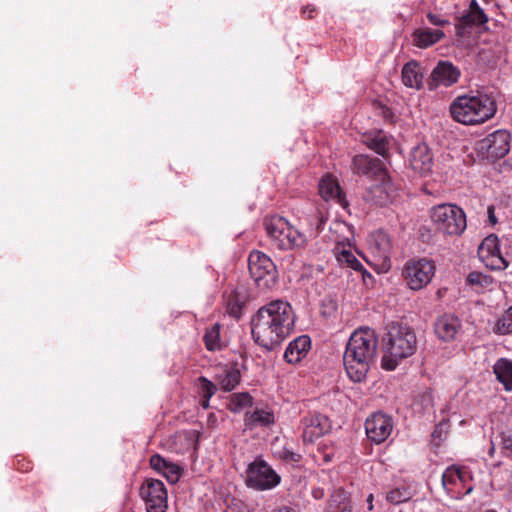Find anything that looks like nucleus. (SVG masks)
Here are the masks:
<instances>
[{
    "label": "nucleus",
    "instance_id": "nucleus-1",
    "mask_svg": "<svg viewBox=\"0 0 512 512\" xmlns=\"http://www.w3.org/2000/svg\"><path fill=\"white\" fill-rule=\"evenodd\" d=\"M294 314L289 303L275 300L260 308L252 321V334L261 346L272 349L292 331Z\"/></svg>",
    "mask_w": 512,
    "mask_h": 512
},
{
    "label": "nucleus",
    "instance_id": "nucleus-2",
    "mask_svg": "<svg viewBox=\"0 0 512 512\" xmlns=\"http://www.w3.org/2000/svg\"><path fill=\"white\" fill-rule=\"evenodd\" d=\"M378 346V337L368 327L355 330L349 338L343 356L345 370L354 382L365 379L373 363Z\"/></svg>",
    "mask_w": 512,
    "mask_h": 512
},
{
    "label": "nucleus",
    "instance_id": "nucleus-3",
    "mask_svg": "<svg viewBox=\"0 0 512 512\" xmlns=\"http://www.w3.org/2000/svg\"><path fill=\"white\" fill-rule=\"evenodd\" d=\"M452 119L463 125L482 124L496 114L494 99L488 94L476 92L456 97L450 105Z\"/></svg>",
    "mask_w": 512,
    "mask_h": 512
},
{
    "label": "nucleus",
    "instance_id": "nucleus-4",
    "mask_svg": "<svg viewBox=\"0 0 512 512\" xmlns=\"http://www.w3.org/2000/svg\"><path fill=\"white\" fill-rule=\"evenodd\" d=\"M385 354L382 367L394 370L399 361L412 356L417 348V337L414 330L406 324L392 323L384 338Z\"/></svg>",
    "mask_w": 512,
    "mask_h": 512
},
{
    "label": "nucleus",
    "instance_id": "nucleus-5",
    "mask_svg": "<svg viewBox=\"0 0 512 512\" xmlns=\"http://www.w3.org/2000/svg\"><path fill=\"white\" fill-rule=\"evenodd\" d=\"M264 226L271 244L283 251L302 248L307 243V237L287 219L281 216H270L264 220Z\"/></svg>",
    "mask_w": 512,
    "mask_h": 512
},
{
    "label": "nucleus",
    "instance_id": "nucleus-6",
    "mask_svg": "<svg viewBox=\"0 0 512 512\" xmlns=\"http://www.w3.org/2000/svg\"><path fill=\"white\" fill-rule=\"evenodd\" d=\"M430 218L436 230L444 235L459 236L466 229V215L454 204H440L431 208Z\"/></svg>",
    "mask_w": 512,
    "mask_h": 512
},
{
    "label": "nucleus",
    "instance_id": "nucleus-7",
    "mask_svg": "<svg viewBox=\"0 0 512 512\" xmlns=\"http://www.w3.org/2000/svg\"><path fill=\"white\" fill-rule=\"evenodd\" d=\"M436 266L427 258L408 260L403 267V278L412 290H420L427 286L435 275Z\"/></svg>",
    "mask_w": 512,
    "mask_h": 512
},
{
    "label": "nucleus",
    "instance_id": "nucleus-8",
    "mask_svg": "<svg viewBox=\"0 0 512 512\" xmlns=\"http://www.w3.org/2000/svg\"><path fill=\"white\" fill-rule=\"evenodd\" d=\"M368 249L370 258L368 263L372 265L378 273H386L391 267L390 255L392 243L389 235L383 231H377L370 235L368 240Z\"/></svg>",
    "mask_w": 512,
    "mask_h": 512
},
{
    "label": "nucleus",
    "instance_id": "nucleus-9",
    "mask_svg": "<svg viewBox=\"0 0 512 512\" xmlns=\"http://www.w3.org/2000/svg\"><path fill=\"white\" fill-rule=\"evenodd\" d=\"M249 271L252 278L260 287L270 288L276 282V267L272 260L260 251L249 255Z\"/></svg>",
    "mask_w": 512,
    "mask_h": 512
},
{
    "label": "nucleus",
    "instance_id": "nucleus-10",
    "mask_svg": "<svg viewBox=\"0 0 512 512\" xmlns=\"http://www.w3.org/2000/svg\"><path fill=\"white\" fill-rule=\"evenodd\" d=\"M280 476L264 461L251 463L246 472V483L257 490H268L277 486Z\"/></svg>",
    "mask_w": 512,
    "mask_h": 512
},
{
    "label": "nucleus",
    "instance_id": "nucleus-11",
    "mask_svg": "<svg viewBox=\"0 0 512 512\" xmlns=\"http://www.w3.org/2000/svg\"><path fill=\"white\" fill-rule=\"evenodd\" d=\"M140 496L146 503L147 512H165L167 509V490L160 480L147 479L140 488Z\"/></svg>",
    "mask_w": 512,
    "mask_h": 512
},
{
    "label": "nucleus",
    "instance_id": "nucleus-12",
    "mask_svg": "<svg viewBox=\"0 0 512 512\" xmlns=\"http://www.w3.org/2000/svg\"><path fill=\"white\" fill-rule=\"evenodd\" d=\"M471 479L468 470L459 466L448 467L442 475V484L447 492L457 496L469 494L472 487H466L467 482Z\"/></svg>",
    "mask_w": 512,
    "mask_h": 512
},
{
    "label": "nucleus",
    "instance_id": "nucleus-13",
    "mask_svg": "<svg viewBox=\"0 0 512 512\" xmlns=\"http://www.w3.org/2000/svg\"><path fill=\"white\" fill-rule=\"evenodd\" d=\"M480 260L490 269L503 270L508 264L499 249V240L495 235L487 236L478 247Z\"/></svg>",
    "mask_w": 512,
    "mask_h": 512
},
{
    "label": "nucleus",
    "instance_id": "nucleus-14",
    "mask_svg": "<svg viewBox=\"0 0 512 512\" xmlns=\"http://www.w3.org/2000/svg\"><path fill=\"white\" fill-rule=\"evenodd\" d=\"M365 430L371 441L380 444L390 436L393 430L392 419L386 414L380 412L374 413L367 418Z\"/></svg>",
    "mask_w": 512,
    "mask_h": 512
},
{
    "label": "nucleus",
    "instance_id": "nucleus-15",
    "mask_svg": "<svg viewBox=\"0 0 512 512\" xmlns=\"http://www.w3.org/2000/svg\"><path fill=\"white\" fill-rule=\"evenodd\" d=\"M479 147L486 151L487 158H502L510 150V134L506 130H497L483 139Z\"/></svg>",
    "mask_w": 512,
    "mask_h": 512
},
{
    "label": "nucleus",
    "instance_id": "nucleus-16",
    "mask_svg": "<svg viewBox=\"0 0 512 512\" xmlns=\"http://www.w3.org/2000/svg\"><path fill=\"white\" fill-rule=\"evenodd\" d=\"M303 440L304 442H314L331 429L329 419L322 414H310L303 418Z\"/></svg>",
    "mask_w": 512,
    "mask_h": 512
},
{
    "label": "nucleus",
    "instance_id": "nucleus-17",
    "mask_svg": "<svg viewBox=\"0 0 512 512\" xmlns=\"http://www.w3.org/2000/svg\"><path fill=\"white\" fill-rule=\"evenodd\" d=\"M410 167L421 176L428 175L434 162L430 149L426 144H419L411 151L409 158Z\"/></svg>",
    "mask_w": 512,
    "mask_h": 512
},
{
    "label": "nucleus",
    "instance_id": "nucleus-18",
    "mask_svg": "<svg viewBox=\"0 0 512 512\" xmlns=\"http://www.w3.org/2000/svg\"><path fill=\"white\" fill-rule=\"evenodd\" d=\"M378 178L381 183L371 186L365 198L377 205H386L392 201L395 191L387 173H385V176H379Z\"/></svg>",
    "mask_w": 512,
    "mask_h": 512
},
{
    "label": "nucleus",
    "instance_id": "nucleus-19",
    "mask_svg": "<svg viewBox=\"0 0 512 512\" xmlns=\"http://www.w3.org/2000/svg\"><path fill=\"white\" fill-rule=\"evenodd\" d=\"M435 333L442 341H453L461 329V322L458 317L445 314L435 322Z\"/></svg>",
    "mask_w": 512,
    "mask_h": 512
},
{
    "label": "nucleus",
    "instance_id": "nucleus-20",
    "mask_svg": "<svg viewBox=\"0 0 512 512\" xmlns=\"http://www.w3.org/2000/svg\"><path fill=\"white\" fill-rule=\"evenodd\" d=\"M432 80L436 85L451 86L460 77V71L452 63L442 61L432 71Z\"/></svg>",
    "mask_w": 512,
    "mask_h": 512
},
{
    "label": "nucleus",
    "instance_id": "nucleus-21",
    "mask_svg": "<svg viewBox=\"0 0 512 512\" xmlns=\"http://www.w3.org/2000/svg\"><path fill=\"white\" fill-rule=\"evenodd\" d=\"M353 166L357 173L374 177L385 176L386 169L381 160L366 155H357L353 158Z\"/></svg>",
    "mask_w": 512,
    "mask_h": 512
},
{
    "label": "nucleus",
    "instance_id": "nucleus-22",
    "mask_svg": "<svg viewBox=\"0 0 512 512\" xmlns=\"http://www.w3.org/2000/svg\"><path fill=\"white\" fill-rule=\"evenodd\" d=\"M311 347L310 338L302 335L294 339L287 346L284 358L290 364H297L306 357Z\"/></svg>",
    "mask_w": 512,
    "mask_h": 512
},
{
    "label": "nucleus",
    "instance_id": "nucleus-23",
    "mask_svg": "<svg viewBox=\"0 0 512 512\" xmlns=\"http://www.w3.org/2000/svg\"><path fill=\"white\" fill-rule=\"evenodd\" d=\"M151 467L161 473L170 483H176L181 476V468L172 462L167 461L160 455H154L150 459Z\"/></svg>",
    "mask_w": 512,
    "mask_h": 512
},
{
    "label": "nucleus",
    "instance_id": "nucleus-24",
    "mask_svg": "<svg viewBox=\"0 0 512 512\" xmlns=\"http://www.w3.org/2000/svg\"><path fill=\"white\" fill-rule=\"evenodd\" d=\"M319 193L326 201L334 200L339 204H343L344 202V197L338 181L331 175H326L321 179L319 182Z\"/></svg>",
    "mask_w": 512,
    "mask_h": 512
},
{
    "label": "nucleus",
    "instance_id": "nucleus-25",
    "mask_svg": "<svg viewBox=\"0 0 512 512\" xmlns=\"http://www.w3.org/2000/svg\"><path fill=\"white\" fill-rule=\"evenodd\" d=\"M487 16L483 10L478 6L476 0H472L470 3L469 12L459 18V22L456 25L457 34L463 35L466 25L476 24L480 25L487 22Z\"/></svg>",
    "mask_w": 512,
    "mask_h": 512
},
{
    "label": "nucleus",
    "instance_id": "nucleus-26",
    "mask_svg": "<svg viewBox=\"0 0 512 512\" xmlns=\"http://www.w3.org/2000/svg\"><path fill=\"white\" fill-rule=\"evenodd\" d=\"M362 142L377 154L385 156L388 151L389 139L382 131L364 133Z\"/></svg>",
    "mask_w": 512,
    "mask_h": 512
},
{
    "label": "nucleus",
    "instance_id": "nucleus-27",
    "mask_svg": "<svg viewBox=\"0 0 512 512\" xmlns=\"http://www.w3.org/2000/svg\"><path fill=\"white\" fill-rule=\"evenodd\" d=\"M402 81L405 86L419 89L422 85L423 74L416 62H409L402 69Z\"/></svg>",
    "mask_w": 512,
    "mask_h": 512
},
{
    "label": "nucleus",
    "instance_id": "nucleus-28",
    "mask_svg": "<svg viewBox=\"0 0 512 512\" xmlns=\"http://www.w3.org/2000/svg\"><path fill=\"white\" fill-rule=\"evenodd\" d=\"M497 379L503 384L507 391L512 390V360L501 358L496 361L493 367Z\"/></svg>",
    "mask_w": 512,
    "mask_h": 512
},
{
    "label": "nucleus",
    "instance_id": "nucleus-29",
    "mask_svg": "<svg viewBox=\"0 0 512 512\" xmlns=\"http://www.w3.org/2000/svg\"><path fill=\"white\" fill-rule=\"evenodd\" d=\"M414 43L420 48H427L444 37V33L441 30H432L429 28L416 30L413 34Z\"/></svg>",
    "mask_w": 512,
    "mask_h": 512
},
{
    "label": "nucleus",
    "instance_id": "nucleus-30",
    "mask_svg": "<svg viewBox=\"0 0 512 512\" xmlns=\"http://www.w3.org/2000/svg\"><path fill=\"white\" fill-rule=\"evenodd\" d=\"M414 493V487L410 483L404 481L390 490L386 495V499L391 504L396 505L408 501L413 497Z\"/></svg>",
    "mask_w": 512,
    "mask_h": 512
},
{
    "label": "nucleus",
    "instance_id": "nucleus-31",
    "mask_svg": "<svg viewBox=\"0 0 512 512\" xmlns=\"http://www.w3.org/2000/svg\"><path fill=\"white\" fill-rule=\"evenodd\" d=\"M352 502L349 494L336 490L330 498L328 512H352Z\"/></svg>",
    "mask_w": 512,
    "mask_h": 512
},
{
    "label": "nucleus",
    "instance_id": "nucleus-32",
    "mask_svg": "<svg viewBox=\"0 0 512 512\" xmlns=\"http://www.w3.org/2000/svg\"><path fill=\"white\" fill-rule=\"evenodd\" d=\"M247 426H268L274 423V415L268 410H255L253 413H247L245 416Z\"/></svg>",
    "mask_w": 512,
    "mask_h": 512
},
{
    "label": "nucleus",
    "instance_id": "nucleus-33",
    "mask_svg": "<svg viewBox=\"0 0 512 512\" xmlns=\"http://www.w3.org/2000/svg\"><path fill=\"white\" fill-rule=\"evenodd\" d=\"M335 256L337 261L342 265H346L347 267H350L356 271L362 269V264L358 261L350 249L337 247L335 250Z\"/></svg>",
    "mask_w": 512,
    "mask_h": 512
},
{
    "label": "nucleus",
    "instance_id": "nucleus-34",
    "mask_svg": "<svg viewBox=\"0 0 512 512\" xmlns=\"http://www.w3.org/2000/svg\"><path fill=\"white\" fill-rule=\"evenodd\" d=\"M252 405V397L248 393H236L230 396L228 409L238 413Z\"/></svg>",
    "mask_w": 512,
    "mask_h": 512
},
{
    "label": "nucleus",
    "instance_id": "nucleus-35",
    "mask_svg": "<svg viewBox=\"0 0 512 512\" xmlns=\"http://www.w3.org/2000/svg\"><path fill=\"white\" fill-rule=\"evenodd\" d=\"M204 341L206 348L210 351L221 349L222 342L220 339V326L218 324H214L206 331Z\"/></svg>",
    "mask_w": 512,
    "mask_h": 512
},
{
    "label": "nucleus",
    "instance_id": "nucleus-36",
    "mask_svg": "<svg viewBox=\"0 0 512 512\" xmlns=\"http://www.w3.org/2000/svg\"><path fill=\"white\" fill-rule=\"evenodd\" d=\"M218 381L224 391H231L239 383L240 373L235 369L227 370L219 376Z\"/></svg>",
    "mask_w": 512,
    "mask_h": 512
},
{
    "label": "nucleus",
    "instance_id": "nucleus-37",
    "mask_svg": "<svg viewBox=\"0 0 512 512\" xmlns=\"http://www.w3.org/2000/svg\"><path fill=\"white\" fill-rule=\"evenodd\" d=\"M494 332L500 335L512 333V306L497 320Z\"/></svg>",
    "mask_w": 512,
    "mask_h": 512
},
{
    "label": "nucleus",
    "instance_id": "nucleus-38",
    "mask_svg": "<svg viewBox=\"0 0 512 512\" xmlns=\"http://www.w3.org/2000/svg\"><path fill=\"white\" fill-rule=\"evenodd\" d=\"M467 282L472 287L476 288V290H478V289H481V288L489 287L493 283V280H492V278L490 276L484 275L482 273L471 272L467 276Z\"/></svg>",
    "mask_w": 512,
    "mask_h": 512
},
{
    "label": "nucleus",
    "instance_id": "nucleus-39",
    "mask_svg": "<svg viewBox=\"0 0 512 512\" xmlns=\"http://www.w3.org/2000/svg\"><path fill=\"white\" fill-rule=\"evenodd\" d=\"M200 389L203 395L202 406L203 408L209 407V399L214 395L216 386L204 377L199 378Z\"/></svg>",
    "mask_w": 512,
    "mask_h": 512
},
{
    "label": "nucleus",
    "instance_id": "nucleus-40",
    "mask_svg": "<svg viewBox=\"0 0 512 512\" xmlns=\"http://www.w3.org/2000/svg\"><path fill=\"white\" fill-rule=\"evenodd\" d=\"M433 394L431 391H425L420 398L415 402V407L420 406L424 412L430 411L433 408Z\"/></svg>",
    "mask_w": 512,
    "mask_h": 512
},
{
    "label": "nucleus",
    "instance_id": "nucleus-41",
    "mask_svg": "<svg viewBox=\"0 0 512 512\" xmlns=\"http://www.w3.org/2000/svg\"><path fill=\"white\" fill-rule=\"evenodd\" d=\"M500 445L506 455L512 454V435L508 433H501L500 434Z\"/></svg>",
    "mask_w": 512,
    "mask_h": 512
},
{
    "label": "nucleus",
    "instance_id": "nucleus-42",
    "mask_svg": "<svg viewBox=\"0 0 512 512\" xmlns=\"http://www.w3.org/2000/svg\"><path fill=\"white\" fill-rule=\"evenodd\" d=\"M427 18L432 25L436 26H444L449 22L447 19L441 18L440 16L433 13H429Z\"/></svg>",
    "mask_w": 512,
    "mask_h": 512
},
{
    "label": "nucleus",
    "instance_id": "nucleus-43",
    "mask_svg": "<svg viewBox=\"0 0 512 512\" xmlns=\"http://www.w3.org/2000/svg\"><path fill=\"white\" fill-rule=\"evenodd\" d=\"M240 309H241V306L237 302L229 301L228 304H227V310H228L229 314L234 316V317H239Z\"/></svg>",
    "mask_w": 512,
    "mask_h": 512
},
{
    "label": "nucleus",
    "instance_id": "nucleus-44",
    "mask_svg": "<svg viewBox=\"0 0 512 512\" xmlns=\"http://www.w3.org/2000/svg\"><path fill=\"white\" fill-rule=\"evenodd\" d=\"M275 512H295L292 508H289L287 506L279 507L275 510Z\"/></svg>",
    "mask_w": 512,
    "mask_h": 512
},
{
    "label": "nucleus",
    "instance_id": "nucleus-45",
    "mask_svg": "<svg viewBox=\"0 0 512 512\" xmlns=\"http://www.w3.org/2000/svg\"><path fill=\"white\" fill-rule=\"evenodd\" d=\"M313 12H314V8H311V7H306L304 10V13H307L309 18L313 17Z\"/></svg>",
    "mask_w": 512,
    "mask_h": 512
},
{
    "label": "nucleus",
    "instance_id": "nucleus-46",
    "mask_svg": "<svg viewBox=\"0 0 512 512\" xmlns=\"http://www.w3.org/2000/svg\"><path fill=\"white\" fill-rule=\"evenodd\" d=\"M372 502H373V495H372V494H370V495L368 496V498H367V503H368V505H369V510H372V509H373V504H372Z\"/></svg>",
    "mask_w": 512,
    "mask_h": 512
},
{
    "label": "nucleus",
    "instance_id": "nucleus-47",
    "mask_svg": "<svg viewBox=\"0 0 512 512\" xmlns=\"http://www.w3.org/2000/svg\"><path fill=\"white\" fill-rule=\"evenodd\" d=\"M446 429L448 428V422L447 421H442L438 426H437V429Z\"/></svg>",
    "mask_w": 512,
    "mask_h": 512
},
{
    "label": "nucleus",
    "instance_id": "nucleus-48",
    "mask_svg": "<svg viewBox=\"0 0 512 512\" xmlns=\"http://www.w3.org/2000/svg\"><path fill=\"white\" fill-rule=\"evenodd\" d=\"M345 227H346V225L344 223H341V222L336 223V229H342V228H345Z\"/></svg>",
    "mask_w": 512,
    "mask_h": 512
},
{
    "label": "nucleus",
    "instance_id": "nucleus-49",
    "mask_svg": "<svg viewBox=\"0 0 512 512\" xmlns=\"http://www.w3.org/2000/svg\"><path fill=\"white\" fill-rule=\"evenodd\" d=\"M490 221H491V222H493V223H495L494 216H491V215H490Z\"/></svg>",
    "mask_w": 512,
    "mask_h": 512
},
{
    "label": "nucleus",
    "instance_id": "nucleus-50",
    "mask_svg": "<svg viewBox=\"0 0 512 512\" xmlns=\"http://www.w3.org/2000/svg\"><path fill=\"white\" fill-rule=\"evenodd\" d=\"M325 460L329 461L330 460V456L329 455H325Z\"/></svg>",
    "mask_w": 512,
    "mask_h": 512
},
{
    "label": "nucleus",
    "instance_id": "nucleus-51",
    "mask_svg": "<svg viewBox=\"0 0 512 512\" xmlns=\"http://www.w3.org/2000/svg\"><path fill=\"white\" fill-rule=\"evenodd\" d=\"M493 451H494V446H492V448L490 449V454L491 455H492Z\"/></svg>",
    "mask_w": 512,
    "mask_h": 512
},
{
    "label": "nucleus",
    "instance_id": "nucleus-52",
    "mask_svg": "<svg viewBox=\"0 0 512 512\" xmlns=\"http://www.w3.org/2000/svg\"><path fill=\"white\" fill-rule=\"evenodd\" d=\"M460 2H461V0H458V3H460Z\"/></svg>",
    "mask_w": 512,
    "mask_h": 512
}]
</instances>
